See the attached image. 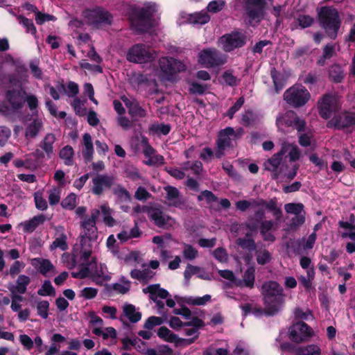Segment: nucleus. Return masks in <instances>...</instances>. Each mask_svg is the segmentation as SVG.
Masks as SVG:
<instances>
[{
	"label": "nucleus",
	"instance_id": "f257e3e1",
	"mask_svg": "<svg viewBox=\"0 0 355 355\" xmlns=\"http://www.w3.org/2000/svg\"><path fill=\"white\" fill-rule=\"evenodd\" d=\"M99 211L94 210L92 212L91 218L86 219L82 223L83 231L81 232L82 263L78 272H73L71 275L74 278L83 279L91 277L97 284H103L105 281L110 279V273L107 271V267L103 264L97 266L95 262H89L91 257V243L94 242L98 236L97 227H96V220L98 218Z\"/></svg>",
	"mask_w": 355,
	"mask_h": 355
},
{
	"label": "nucleus",
	"instance_id": "f03ea898",
	"mask_svg": "<svg viewBox=\"0 0 355 355\" xmlns=\"http://www.w3.org/2000/svg\"><path fill=\"white\" fill-rule=\"evenodd\" d=\"M261 293L266 314L274 315L282 307L284 303L283 288L276 282L268 281L261 287Z\"/></svg>",
	"mask_w": 355,
	"mask_h": 355
},
{
	"label": "nucleus",
	"instance_id": "7ed1b4c3",
	"mask_svg": "<svg viewBox=\"0 0 355 355\" xmlns=\"http://www.w3.org/2000/svg\"><path fill=\"white\" fill-rule=\"evenodd\" d=\"M158 7L155 3L149 2L144 4V7L137 10L131 17L132 26L139 31H147L150 28L155 26L158 23L157 12Z\"/></svg>",
	"mask_w": 355,
	"mask_h": 355
},
{
	"label": "nucleus",
	"instance_id": "20e7f679",
	"mask_svg": "<svg viewBox=\"0 0 355 355\" xmlns=\"http://www.w3.org/2000/svg\"><path fill=\"white\" fill-rule=\"evenodd\" d=\"M185 69V65L181 61L171 57H162L159 59V68L154 70V80L175 81L177 74Z\"/></svg>",
	"mask_w": 355,
	"mask_h": 355
},
{
	"label": "nucleus",
	"instance_id": "39448f33",
	"mask_svg": "<svg viewBox=\"0 0 355 355\" xmlns=\"http://www.w3.org/2000/svg\"><path fill=\"white\" fill-rule=\"evenodd\" d=\"M227 61V55L222 54L214 48L204 49L198 55V62L205 68L220 67Z\"/></svg>",
	"mask_w": 355,
	"mask_h": 355
},
{
	"label": "nucleus",
	"instance_id": "423d86ee",
	"mask_svg": "<svg viewBox=\"0 0 355 355\" xmlns=\"http://www.w3.org/2000/svg\"><path fill=\"white\" fill-rule=\"evenodd\" d=\"M157 55V52L148 46L137 44L129 49L126 58L131 62L144 64L153 61Z\"/></svg>",
	"mask_w": 355,
	"mask_h": 355
},
{
	"label": "nucleus",
	"instance_id": "0eeeda50",
	"mask_svg": "<svg viewBox=\"0 0 355 355\" xmlns=\"http://www.w3.org/2000/svg\"><path fill=\"white\" fill-rule=\"evenodd\" d=\"M310 98V92L301 85H295L291 87L284 94V101L293 107L304 106Z\"/></svg>",
	"mask_w": 355,
	"mask_h": 355
},
{
	"label": "nucleus",
	"instance_id": "6e6552de",
	"mask_svg": "<svg viewBox=\"0 0 355 355\" xmlns=\"http://www.w3.org/2000/svg\"><path fill=\"white\" fill-rule=\"evenodd\" d=\"M321 23L331 37L336 36L340 27L339 17L337 10L329 7L322 8L319 14Z\"/></svg>",
	"mask_w": 355,
	"mask_h": 355
},
{
	"label": "nucleus",
	"instance_id": "1a4fd4ad",
	"mask_svg": "<svg viewBox=\"0 0 355 355\" xmlns=\"http://www.w3.org/2000/svg\"><path fill=\"white\" fill-rule=\"evenodd\" d=\"M25 94L19 85L17 89L8 90L6 94V103L0 104V112L7 114L10 112L20 109L24 103Z\"/></svg>",
	"mask_w": 355,
	"mask_h": 355
},
{
	"label": "nucleus",
	"instance_id": "9d476101",
	"mask_svg": "<svg viewBox=\"0 0 355 355\" xmlns=\"http://www.w3.org/2000/svg\"><path fill=\"white\" fill-rule=\"evenodd\" d=\"M276 125L278 129L282 132H288V128L300 131L305 126V123L303 120L299 119L293 111L290 110L277 116Z\"/></svg>",
	"mask_w": 355,
	"mask_h": 355
},
{
	"label": "nucleus",
	"instance_id": "9b49d317",
	"mask_svg": "<svg viewBox=\"0 0 355 355\" xmlns=\"http://www.w3.org/2000/svg\"><path fill=\"white\" fill-rule=\"evenodd\" d=\"M83 15L88 24L96 28L110 24L112 20L110 14L101 7L86 9Z\"/></svg>",
	"mask_w": 355,
	"mask_h": 355
},
{
	"label": "nucleus",
	"instance_id": "f8f14e48",
	"mask_svg": "<svg viewBox=\"0 0 355 355\" xmlns=\"http://www.w3.org/2000/svg\"><path fill=\"white\" fill-rule=\"evenodd\" d=\"M252 207L257 209L255 216L257 218H263L265 216V209L270 212L276 220L280 219L282 212L280 206L277 205L275 198L268 200L261 198L252 200Z\"/></svg>",
	"mask_w": 355,
	"mask_h": 355
},
{
	"label": "nucleus",
	"instance_id": "ddd939ff",
	"mask_svg": "<svg viewBox=\"0 0 355 355\" xmlns=\"http://www.w3.org/2000/svg\"><path fill=\"white\" fill-rule=\"evenodd\" d=\"M243 132V130L239 129L236 132L232 128L228 127L219 132L217 141V149L215 153L216 157L220 158L223 154L224 150L230 147L232 141H235Z\"/></svg>",
	"mask_w": 355,
	"mask_h": 355
},
{
	"label": "nucleus",
	"instance_id": "4468645a",
	"mask_svg": "<svg viewBox=\"0 0 355 355\" xmlns=\"http://www.w3.org/2000/svg\"><path fill=\"white\" fill-rule=\"evenodd\" d=\"M288 336L292 341L302 343L309 340L313 336V331L306 323L299 322L290 327Z\"/></svg>",
	"mask_w": 355,
	"mask_h": 355
},
{
	"label": "nucleus",
	"instance_id": "2eb2a0df",
	"mask_svg": "<svg viewBox=\"0 0 355 355\" xmlns=\"http://www.w3.org/2000/svg\"><path fill=\"white\" fill-rule=\"evenodd\" d=\"M245 43V37L239 32H232L222 36L218 40V46L225 52H231L236 48L243 46Z\"/></svg>",
	"mask_w": 355,
	"mask_h": 355
},
{
	"label": "nucleus",
	"instance_id": "dca6fc26",
	"mask_svg": "<svg viewBox=\"0 0 355 355\" xmlns=\"http://www.w3.org/2000/svg\"><path fill=\"white\" fill-rule=\"evenodd\" d=\"M339 107L338 98L335 94H325L318 101V109L320 116L329 119Z\"/></svg>",
	"mask_w": 355,
	"mask_h": 355
},
{
	"label": "nucleus",
	"instance_id": "f3484780",
	"mask_svg": "<svg viewBox=\"0 0 355 355\" xmlns=\"http://www.w3.org/2000/svg\"><path fill=\"white\" fill-rule=\"evenodd\" d=\"M272 0H246V10L251 22H257L261 19L267 5Z\"/></svg>",
	"mask_w": 355,
	"mask_h": 355
},
{
	"label": "nucleus",
	"instance_id": "a211bd4d",
	"mask_svg": "<svg viewBox=\"0 0 355 355\" xmlns=\"http://www.w3.org/2000/svg\"><path fill=\"white\" fill-rule=\"evenodd\" d=\"M149 218L155 224L161 228L168 229L175 224V220L171 216L164 214L157 209H152L148 211Z\"/></svg>",
	"mask_w": 355,
	"mask_h": 355
},
{
	"label": "nucleus",
	"instance_id": "6ab92c4d",
	"mask_svg": "<svg viewBox=\"0 0 355 355\" xmlns=\"http://www.w3.org/2000/svg\"><path fill=\"white\" fill-rule=\"evenodd\" d=\"M147 291L150 294V297L153 300L157 305L159 313H161V309L164 306V302L162 300L166 299L168 296V292L162 288L159 284L150 285L144 289L146 292Z\"/></svg>",
	"mask_w": 355,
	"mask_h": 355
},
{
	"label": "nucleus",
	"instance_id": "aec40b11",
	"mask_svg": "<svg viewBox=\"0 0 355 355\" xmlns=\"http://www.w3.org/2000/svg\"><path fill=\"white\" fill-rule=\"evenodd\" d=\"M280 348L282 351H291L293 353L292 355H321L320 347L313 344L305 347L293 348L291 344L285 343L281 344Z\"/></svg>",
	"mask_w": 355,
	"mask_h": 355
},
{
	"label": "nucleus",
	"instance_id": "412c9836",
	"mask_svg": "<svg viewBox=\"0 0 355 355\" xmlns=\"http://www.w3.org/2000/svg\"><path fill=\"white\" fill-rule=\"evenodd\" d=\"M31 263L44 277H51L56 272L55 266L49 259L34 258Z\"/></svg>",
	"mask_w": 355,
	"mask_h": 355
},
{
	"label": "nucleus",
	"instance_id": "4be33fe9",
	"mask_svg": "<svg viewBox=\"0 0 355 355\" xmlns=\"http://www.w3.org/2000/svg\"><path fill=\"white\" fill-rule=\"evenodd\" d=\"M121 100L128 109V113L132 119L137 120L138 119L146 116V110L139 105L136 100L129 98L125 96L121 97Z\"/></svg>",
	"mask_w": 355,
	"mask_h": 355
},
{
	"label": "nucleus",
	"instance_id": "5701e85b",
	"mask_svg": "<svg viewBox=\"0 0 355 355\" xmlns=\"http://www.w3.org/2000/svg\"><path fill=\"white\" fill-rule=\"evenodd\" d=\"M331 126L338 129L355 125V113L344 112L334 117L330 121Z\"/></svg>",
	"mask_w": 355,
	"mask_h": 355
},
{
	"label": "nucleus",
	"instance_id": "b1692460",
	"mask_svg": "<svg viewBox=\"0 0 355 355\" xmlns=\"http://www.w3.org/2000/svg\"><path fill=\"white\" fill-rule=\"evenodd\" d=\"M92 182V192L96 195H100L105 189L112 185L114 178L112 176L99 175L93 178Z\"/></svg>",
	"mask_w": 355,
	"mask_h": 355
},
{
	"label": "nucleus",
	"instance_id": "393cba45",
	"mask_svg": "<svg viewBox=\"0 0 355 355\" xmlns=\"http://www.w3.org/2000/svg\"><path fill=\"white\" fill-rule=\"evenodd\" d=\"M157 336L166 342L173 343L175 347H180L181 343L187 342L186 340H182V338H180L166 327H161L159 328L157 331Z\"/></svg>",
	"mask_w": 355,
	"mask_h": 355
},
{
	"label": "nucleus",
	"instance_id": "a878e982",
	"mask_svg": "<svg viewBox=\"0 0 355 355\" xmlns=\"http://www.w3.org/2000/svg\"><path fill=\"white\" fill-rule=\"evenodd\" d=\"M67 236L64 233V227H58L56 228V236L55 240L50 245V250L51 251L56 249H60L62 251H65L68 249Z\"/></svg>",
	"mask_w": 355,
	"mask_h": 355
},
{
	"label": "nucleus",
	"instance_id": "bb28decb",
	"mask_svg": "<svg viewBox=\"0 0 355 355\" xmlns=\"http://www.w3.org/2000/svg\"><path fill=\"white\" fill-rule=\"evenodd\" d=\"M277 225L272 220H263L260 225V233L264 241L273 242L275 237L272 232L276 230Z\"/></svg>",
	"mask_w": 355,
	"mask_h": 355
},
{
	"label": "nucleus",
	"instance_id": "cd10ccee",
	"mask_svg": "<svg viewBox=\"0 0 355 355\" xmlns=\"http://www.w3.org/2000/svg\"><path fill=\"white\" fill-rule=\"evenodd\" d=\"M46 220V217L41 214L35 216L30 220L23 221L19 224V227H22L26 233L33 232L40 225Z\"/></svg>",
	"mask_w": 355,
	"mask_h": 355
},
{
	"label": "nucleus",
	"instance_id": "c85d7f7f",
	"mask_svg": "<svg viewBox=\"0 0 355 355\" xmlns=\"http://www.w3.org/2000/svg\"><path fill=\"white\" fill-rule=\"evenodd\" d=\"M94 210H98L99 212H100V211H101V213L103 214V222L105 223V224L106 225H107L109 227H113L116 224V220L112 216L113 211L106 203L103 204L100 207V209H93L91 212V216L88 218H85L82 222L85 221L86 219L91 218L92 216V212ZM99 215H100V214H98V216ZM82 223H81V224ZM81 227H83L81 226ZM82 229L83 230V228H82Z\"/></svg>",
	"mask_w": 355,
	"mask_h": 355
},
{
	"label": "nucleus",
	"instance_id": "c756f323",
	"mask_svg": "<svg viewBox=\"0 0 355 355\" xmlns=\"http://www.w3.org/2000/svg\"><path fill=\"white\" fill-rule=\"evenodd\" d=\"M30 282L31 279L28 276L20 275L17 277L15 284H10L8 288L9 291L19 292V294H24Z\"/></svg>",
	"mask_w": 355,
	"mask_h": 355
},
{
	"label": "nucleus",
	"instance_id": "7c9ffc66",
	"mask_svg": "<svg viewBox=\"0 0 355 355\" xmlns=\"http://www.w3.org/2000/svg\"><path fill=\"white\" fill-rule=\"evenodd\" d=\"M164 190L166 192V198L169 205L179 207L183 203V200L180 196V193L175 187L167 186L164 187Z\"/></svg>",
	"mask_w": 355,
	"mask_h": 355
},
{
	"label": "nucleus",
	"instance_id": "2f4dec72",
	"mask_svg": "<svg viewBox=\"0 0 355 355\" xmlns=\"http://www.w3.org/2000/svg\"><path fill=\"white\" fill-rule=\"evenodd\" d=\"M254 267L248 268L244 272L243 279L242 280L238 279L236 282V286L239 287H248L250 288H253L254 284Z\"/></svg>",
	"mask_w": 355,
	"mask_h": 355
},
{
	"label": "nucleus",
	"instance_id": "473e14b6",
	"mask_svg": "<svg viewBox=\"0 0 355 355\" xmlns=\"http://www.w3.org/2000/svg\"><path fill=\"white\" fill-rule=\"evenodd\" d=\"M82 150L83 155L87 161H89L94 153L93 142L91 135L89 133H85L83 136Z\"/></svg>",
	"mask_w": 355,
	"mask_h": 355
},
{
	"label": "nucleus",
	"instance_id": "72a5a7b5",
	"mask_svg": "<svg viewBox=\"0 0 355 355\" xmlns=\"http://www.w3.org/2000/svg\"><path fill=\"white\" fill-rule=\"evenodd\" d=\"M55 141V137L53 134H47L40 143V147L46 153L49 158L53 155V144Z\"/></svg>",
	"mask_w": 355,
	"mask_h": 355
},
{
	"label": "nucleus",
	"instance_id": "f704fd0d",
	"mask_svg": "<svg viewBox=\"0 0 355 355\" xmlns=\"http://www.w3.org/2000/svg\"><path fill=\"white\" fill-rule=\"evenodd\" d=\"M281 153L282 155L287 154L291 161L298 159L300 155V152L297 146L288 143H284L282 144Z\"/></svg>",
	"mask_w": 355,
	"mask_h": 355
},
{
	"label": "nucleus",
	"instance_id": "c9c22d12",
	"mask_svg": "<svg viewBox=\"0 0 355 355\" xmlns=\"http://www.w3.org/2000/svg\"><path fill=\"white\" fill-rule=\"evenodd\" d=\"M316 238V233L313 232L307 239H302V240L298 241L297 245L299 248H302L304 250L312 249L315 244ZM293 252L295 254H300V248L294 250Z\"/></svg>",
	"mask_w": 355,
	"mask_h": 355
},
{
	"label": "nucleus",
	"instance_id": "e433bc0d",
	"mask_svg": "<svg viewBox=\"0 0 355 355\" xmlns=\"http://www.w3.org/2000/svg\"><path fill=\"white\" fill-rule=\"evenodd\" d=\"M43 126L42 121L40 119H35L31 122L26 129V137L33 138L37 135Z\"/></svg>",
	"mask_w": 355,
	"mask_h": 355
},
{
	"label": "nucleus",
	"instance_id": "4c0bfd02",
	"mask_svg": "<svg viewBox=\"0 0 355 355\" xmlns=\"http://www.w3.org/2000/svg\"><path fill=\"white\" fill-rule=\"evenodd\" d=\"M123 313L125 317L132 322H137L141 320V314L136 310L135 306L132 304H125L123 306Z\"/></svg>",
	"mask_w": 355,
	"mask_h": 355
},
{
	"label": "nucleus",
	"instance_id": "58836bf2",
	"mask_svg": "<svg viewBox=\"0 0 355 355\" xmlns=\"http://www.w3.org/2000/svg\"><path fill=\"white\" fill-rule=\"evenodd\" d=\"M74 151L71 146H66L60 151V157L64 161L66 165L70 166L73 162Z\"/></svg>",
	"mask_w": 355,
	"mask_h": 355
},
{
	"label": "nucleus",
	"instance_id": "ea45409f",
	"mask_svg": "<svg viewBox=\"0 0 355 355\" xmlns=\"http://www.w3.org/2000/svg\"><path fill=\"white\" fill-rule=\"evenodd\" d=\"M88 317L89 327L92 328V333L95 334V330H101L103 327V320L94 311L89 312Z\"/></svg>",
	"mask_w": 355,
	"mask_h": 355
},
{
	"label": "nucleus",
	"instance_id": "a19ab883",
	"mask_svg": "<svg viewBox=\"0 0 355 355\" xmlns=\"http://www.w3.org/2000/svg\"><path fill=\"white\" fill-rule=\"evenodd\" d=\"M210 19L209 15L205 11H201L189 15V21L195 24H205Z\"/></svg>",
	"mask_w": 355,
	"mask_h": 355
},
{
	"label": "nucleus",
	"instance_id": "79ce46f5",
	"mask_svg": "<svg viewBox=\"0 0 355 355\" xmlns=\"http://www.w3.org/2000/svg\"><path fill=\"white\" fill-rule=\"evenodd\" d=\"M184 334L187 336L191 337L189 338H182V340L188 341V342H184V343L180 344V347H185L188 345H191L199 337L200 333L199 331L197 329V328H191L185 329Z\"/></svg>",
	"mask_w": 355,
	"mask_h": 355
},
{
	"label": "nucleus",
	"instance_id": "37998d69",
	"mask_svg": "<svg viewBox=\"0 0 355 355\" xmlns=\"http://www.w3.org/2000/svg\"><path fill=\"white\" fill-rule=\"evenodd\" d=\"M153 276V273L148 268L143 270H133L131 271V277L140 281H148Z\"/></svg>",
	"mask_w": 355,
	"mask_h": 355
},
{
	"label": "nucleus",
	"instance_id": "c03bdc74",
	"mask_svg": "<svg viewBox=\"0 0 355 355\" xmlns=\"http://www.w3.org/2000/svg\"><path fill=\"white\" fill-rule=\"evenodd\" d=\"M257 262L259 265H265L272 260V254L266 249H260L256 252Z\"/></svg>",
	"mask_w": 355,
	"mask_h": 355
},
{
	"label": "nucleus",
	"instance_id": "a18cd8bd",
	"mask_svg": "<svg viewBox=\"0 0 355 355\" xmlns=\"http://www.w3.org/2000/svg\"><path fill=\"white\" fill-rule=\"evenodd\" d=\"M33 196L35 207L37 209L44 211L48 208V204L46 199L44 198V192L42 190L35 192Z\"/></svg>",
	"mask_w": 355,
	"mask_h": 355
},
{
	"label": "nucleus",
	"instance_id": "49530a36",
	"mask_svg": "<svg viewBox=\"0 0 355 355\" xmlns=\"http://www.w3.org/2000/svg\"><path fill=\"white\" fill-rule=\"evenodd\" d=\"M95 335L101 337L103 340L116 338V331L112 327H103L101 330H95Z\"/></svg>",
	"mask_w": 355,
	"mask_h": 355
},
{
	"label": "nucleus",
	"instance_id": "de8ad7c7",
	"mask_svg": "<svg viewBox=\"0 0 355 355\" xmlns=\"http://www.w3.org/2000/svg\"><path fill=\"white\" fill-rule=\"evenodd\" d=\"M218 273L220 277L229 281V282L225 283L223 285L225 290L232 286H236V282L238 279L234 277V273L231 270H221L218 271Z\"/></svg>",
	"mask_w": 355,
	"mask_h": 355
},
{
	"label": "nucleus",
	"instance_id": "09e8293b",
	"mask_svg": "<svg viewBox=\"0 0 355 355\" xmlns=\"http://www.w3.org/2000/svg\"><path fill=\"white\" fill-rule=\"evenodd\" d=\"M139 235L140 232L139 228L137 227H135L129 232L124 230L119 233L117 234V238L121 242H125L130 239L139 237Z\"/></svg>",
	"mask_w": 355,
	"mask_h": 355
},
{
	"label": "nucleus",
	"instance_id": "8fccbe9b",
	"mask_svg": "<svg viewBox=\"0 0 355 355\" xmlns=\"http://www.w3.org/2000/svg\"><path fill=\"white\" fill-rule=\"evenodd\" d=\"M344 76L343 69L340 65L334 64L329 69V76L334 82H340Z\"/></svg>",
	"mask_w": 355,
	"mask_h": 355
},
{
	"label": "nucleus",
	"instance_id": "3c124183",
	"mask_svg": "<svg viewBox=\"0 0 355 355\" xmlns=\"http://www.w3.org/2000/svg\"><path fill=\"white\" fill-rule=\"evenodd\" d=\"M282 154L281 151L274 155L270 159L265 162V168L268 171H275L280 164Z\"/></svg>",
	"mask_w": 355,
	"mask_h": 355
},
{
	"label": "nucleus",
	"instance_id": "603ef678",
	"mask_svg": "<svg viewBox=\"0 0 355 355\" xmlns=\"http://www.w3.org/2000/svg\"><path fill=\"white\" fill-rule=\"evenodd\" d=\"M150 132L157 135H166L170 132L171 128L168 125L155 123L149 128Z\"/></svg>",
	"mask_w": 355,
	"mask_h": 355
},
{
	"label": "nucleus",
	"instance_id": "864d4df0",
	"mask_svg": "<svg viewBox=\"0 0 355 355\" xmlns=\"http://www.w3.org/2000/svg\"><path fill=\"white\" fill-rule=\"evenodd\" d=\"M37 314L42 318L46 319L49 316V302L46 300H41L36 306Z\"/></svg>",
	"mask_w": 355,
	"mask_h": 355
},
{
	"label": "nucleus",
	"instance_id": "5fc2aeb1",
	"mask_svg": "<svg viewBox=\"0 0 355 355\" xmlns=\"http://www.w3.org/2000/svg\"><path fill=\"white\" fill-rule=\"evenodd\" d=\"M286 213L294 215L304 214V205L302 203H288L284 205Z\"/></svg>",
	"mask_w": 355,
	"mask_h": 355
},
{
	"label": "nucleus",
	"instance_id": "6e6d98bb",
	"mask_svg": "<svg viewBox=\"0 0 355 355\" xmlns=\"http://www.w3.org/2000/svg\"><path fill=\"white\" fill-rule=\"evenodd\" d=\"M77 204V197L74 193L68 195L61 202V205L64 209L71 210L73 209Z\"/></svg>",
	"mask_w": 355,
	"mask_h": 355
},
{
	"label": "nucleus",
	"instance_id": "4d7b16f0",
	"mask_svg": "<svg viewBox=\"0 0 355 355\" xmlns=\"http://www.w3.org/2000/svg\"><path fill=\"white\" fill-rule=\"evenodd\" d=\"M172 349L167 345L159 346L157 349H148L146 355H172Z\"/></svg>",
	"mask_w": 355,
	"mask_h": 355
},
{
	"label": "nucleus",
	"instance_id": "13d9d810",
	"mask_svg": "<svg viewBox=\"0 0 355 355\" xmlns=\"http://www.w3.org/2000/svg\"><path fill=\"white\" fill-rule=\"evenodd\" d=\"M237 244L243 249L250 251L255 249V243L254 240L250 237L249 234H246V238L245 239H239L237 240Z\"/></svg>",
	"mask_w": 355,
	"mask_h": 355
},
{
	"label": "nucleus",
	"instance_id": "bf43d9fd",
	"mask_svg": "<svg viewBox=\"0 0 355 355\" xmlns=\"http://www.w3.org/2000/svg\"><path fill=\"white\" fill-rule=\"evenodd\" d=\"M182 254L187 259L193 260L198 255V250L189 244H183Z\"/></svg>",
	"mask_w": 355,
	"mask_h": 355
},
{
	"label": "nucleus",
	"instance_id": "052dcab7",
	"mask_svg": "<svg viewBox=\"0 0 355 355\" xmlns=\"http://www.w3.org/2000/svg\"><path fill=\"white\" fill-rule=\"evenodd\" d=\"M314 277V270L313 268L307 270V276H300L298 279L302 286L306 288L310 289L312 285V281Z\"/></svg>",
	"mask_w": 355,
	"mask_h": 355
},
{
	"label": "nucleus",
	"instance_id": "680f3d73",
	"mask_svg": "<svg viewBox=\"0 0 355 355\" xmlns=\"http://www.w3.org/2000/svg\"><path fill=\"white\" fill-rule=\"evenodd\" d=\"M271 77L273 80L275 88L277 92H279L284 87V79L282 76L272 69L270 71Z\"/></svg>",
	"mask_w": 355,
	"mask_h": 355
},
{
	"label": "nucleus",
	"instance_id": "e2e57ef3",
	"mask_svg": "<svg viewBox=\"0 0 355 355\" xmlns=\"http://www.w3.org/2000/svg\"><path fill=\"white\" fill-rule=\"evenodd\" d=\"M62 262L69 269L75 268L77 265L76 256L74 254L64 253L61 258Z\"/></svg>",
	"mask_w": 355,
	"mask_h": 355
},
{
	"label": "nucleus",
	"instance_id": "0e129e2a",
	"mask_svg": "<svg viewBox=\"0 0 355 355\" xmlns=\"http://www.w3.org/2000/svg\"><path fill=\"white\" fill-rule=\"evenodd\" d=\"M37 293L41 296L52 295L55 293V289L50 281H44L42 287L38 290Z\"/></svg>",
	"mask_w": 355,
	"mask_h": 355
},
{
	"label": "nucleus",
	"instance_id": "69168bd1",
	"mask_svg": "<svg viewBox=\"0 0 355 355\" xmlns=\"http://www.w3.org/2000/svg\"><path fill=\"white\" fill-rule=\"evenodd\" d=\"M223 82L230 86H236L238 85L239 80L235 76L232 71L227 70L224 72L222 76Z\"/></svg>",
	"mask_w": 355,
	"mask_h": 355
},
{
	"label": "nucleus",
	"instance_id": "338daca9",
	"mask_svg": "<svg viewBox=\"0 0 355 355\" xmlns=\"http://www.w3.org/2000/svg\"><path fill=\"white\" fill-rule=\"evenodd\" d=\"M61 198V189L53 188L49 191V201L51 205H57Z\"/></svg>",
	"mask_w": 355,
	"mask_h": 355
},
{
	"label": "nucleus",
	"instance_id": "774afa93",
	"mask_svg": "<svg viewBox=\"0 0 355 355\" xmlns=\"http://www.w3.org/2000/svg\"><path fill=\"white\" fill-rule=\"evenodd\" d=\"M71 105L76 113L79 116H84L86 114V107L85 106V102L76 98L71 103Z\"/></svg>",
	"mask_w": 355,
	"mask_h": 355
}]
</instances>
